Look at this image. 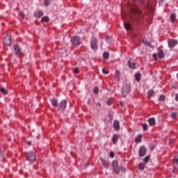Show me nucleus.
Wrapping results in <instances>:
<instances>
[{
    "instance_id": "nucleus-31",
    "label": "nucleus",
    "mask_w": 178,
    "mask_h": 178,
    "mask_svg": "<svg viewBox=\"0 0 178 178\" xmlns=\"http://www.w3.org/2000/svg\"><path fill=\"white\" fill-rule=\"evenodd\" d=\"M144 45H146V47H151V42H148V40H143Z\"/></svg>"
},
{
    "instance_id": "nucleus-20",
    "label": "nucleus",
    "mask_w": 178,
    "mask_h": 178,
    "mask_svg": "<svg viewBox=\"0 0 178 178\" xmlns=\"http://www.w3.org/2000/svg\"><path fill=\"white\" fill-rule=\"evenodd\" d=\"M158 58L160 59H163V58H165V53L163 52V50H160L158 51Z\"/></svg>"
},
{
    "instance_id": "nucleus-16",
    "label": "nucleus",
    "mask_w": 178,
    "mask_h": 178,
    "mask_svg": "<svg viewBox=\"0 0 178 178\" xmlns=\"http://www.w3.org/2000/svg\"><path fill=\"white\" fill-rule=\"evenodd\" d=\"M119 137L120 136L118 134H114L112 137V141H113V144H114L115 145H116V144H118V140H119Z\"/></svg>"
},
{
    "instance_id": "nucleus-39",
    "label": "nucleus",
    "mask_w": 178,
    "mask_h": 178,
    "mask_svg": "<svg viewBox=\"0 0 178 178\" xmlns=\"http://www.w3.org/2000/svg\"><path fill=\"white\" fill-rule=\"evenodd\" d=\"M175 141H176V139L170 138L169 140V144H173V143H175Z\"/></svg>"
},
{
    "instance_id": "nucleus-8",
    "label": "nucleus",
    "mask_w": 178,
    "mask_h": 178,
    "mask_svg": "<svg viewBox=\"0 0 178 178\" xmlns=\"http://www.w3.org/2000/svg\"><path fill=\"white\" fill-rule=\"evenodd\" d=\"M71 42L73 45H80L81 44V40L79 36H74L71 38Z\"/></svg>"
},
{
    "instance_id": "nucleus-38",
    "label": "nucleus",
    "mask_w": 178,
    "mask_h": 178,
    "mask_svg": "<svg viewBox=\"0 0 178 178\" xmlns=\"http://www.w3.org/2000/svg\"><path fill=\"white\" fill-rule=\"evenodd\" d=\"M149 156H147L146 157L144 158V162H145L147 163V162H148V161H149Z\"/></svg>"
},
{
    "instance_id": "nucleus-24",
    "label": "nucleus",
    "mask_w": 178,
    "mask_h": 178,
    "mask_svg": "<svg viewBox=\"0 0 178 178\" xmlns=\"http://www.w3.org/2000/svg\"><path fill=\"white\" fill-rule=\"evenodd\" d=\"M124 26L126 30H131V25L129 22H124Z\"/></svg>"
},
{
    "instance_id": "nucleus-26",
    "label": "nucleus",
    "mask_w": 178,
    "mask_h": 178,
    "mask_svg": "<svg viewBox=\"0 0 178 178\" xmlns=\"http://www.w3.org/2000/svg\"><path fill=\"white\" fill-rule=\"evenodd\" d=\"M41 22H45V23H48V22H49V17L48 16H44L41 19Z\"/></svg>"
},
{
    "instance_id": "nucleus-10",
    "label": "nucleus",
    "mask_w": 178,
    "mask_h": 178,
    "mask_svg": "<svg viewBox=\"0 0 178 178\" xmlns=\"http://www.w3.org/2000/svg\"><path fill=\"white\" fill-rule=\"evenodd\" d=\"M67 105V102L66 100H62L59 104L58 111L63 112L66 109V106Z\"/></svg>"
},
{
    "instance_id": "nucleus-42",
    "label": "nucleus",
    "mask_w": 178,
    "mask_h": 178,
    "mask_svg": "<svg viewBox=\"0 0 178 178\" xmlns=\"http://www.w3.org/2000/svg\"><path fill=\"white\" fill-rule=\"evenodd\" d=\"M177 170H178V169H177V167H174V168H173V172H174V173H176V172H177Z\"/></svg>"
},
{
    "instance_id": "nucleus-47",
    "label": "nucleus",
    "mask_w": 178,
    "mask_h": 178,
    "mask_svg": "<svg viewBox=\"0 0 178 178\" xmlns=\"http://www.w3.org/2000/svg\"><path fill=\"white\" fill-rule=\"evenodd\" d=\"M153 58H156V54H153Z\"/></svg>"
},
{
    "instance_id": "nucleus-11",
    "label": "nucleus",
    "mask_w": 178,
    "mask_h": 178,
    "mask_svg": "<svg viewBox=\"0 0 178 178\" xmlns=\"http://www.w3.org/2000/svg\"><path fill=\"white\" fill-rule=\"evenodd\" d=\"M136 65H137V63H136V61H134L133 58H130L129 60L128 66L130 69H136Z\"/></svg>"
},
{
    "instance_id": "nucleus-6",
    "label": "nucleus",
    "mask_w": 178,
    "mask_h": 178,
    "mask_svg": "<svg viewBox=\"0 0 178 178\" xmlns=\"http://www.w3.org/2000/svg\"><path fill=\"white\" fill-rule=\"evenodd\" d=\"M138 155L140 158H143L147 155V147H145V146H140L139 147Z\"/></svg>"
},
{
    "instance_id": "nucleus-46",
    "label": "nucleus",
    "mask_w": 178,
    "mask_h": 178,
    "mask_svg": "<svg viewBox=\"0 0 178 178\" xmlns=\"http://www.w3.org/2000/svg\"><path fill=\"white\" fill-rule=\"evenodd\" d=\"M26 144H27L28 145H31V142L28 141V142L26 143Z\"/></svg>"
},
{
    "instance_id": "nucleus-9",
    "label": "nucleus",
    "mask_w": 178,
    "mask_h": 178,
    "mask_svg": "<svg viewBox=\"0 0 178 178\" xmlns=\"http://www.w3.org/2000/svg\"><path fill=\"white\" fill-rule=\"evenodd\" d=\"M168 44L170 48H175L177 45L178 41L175 39H168Z\"/></svg>"
},
{
    "instance_id": "nucleus-17",
    "label": "nucleus",
    "mask_w": 178,
    "mask_h": 178,
    "mask_svg": "<svg viewBox=\"0 0 178 178\" xmlns=\"http://www.w3.org/2000/svg\"><path fill=\"white\" fill-rule=\"evenodd\" d=\"M147 122L149 126H152V127L155 126V124H156V120H155L154 118H149Z\"/></svg>"
},
{
    "instance_id": "nucleus-23",
    "label": "nucleus",
    "mask_w": 178,
    "mask_h": 178,
    "mask_svg": "<svg viewBox=\"0 0 178 178\" xmlns=\"http://www.w3.org/2000/svg\"><path fill=\"white\" fill-rule=\"evenodd\" d=\"M138 168L139 170H144V169H145V164L143 163H140L138 165Z\"/></svg>"
},
{
    "instance_id": "nucleus-36",
    "label": "nucleus",
    "mask_w": 178,
    "mask_h": 178,
    "mask_svg": "<svg viewBox=\"0 0 178 178\" xmlns=\"http://www.w3.org/2000/svg\"><path fill=\"white\" fill-rule=\"evenodd\" d=\"M177 116V113H172L171 114V118H172V119H175Z\"/></svg>"
},
{
    "instance_id": "nucleus-14",
    "label": "nucleus",
    "mask_w": 178,
    "mask_h": 178,
    "mask_svg": "<svg viewBox=\"0 0 178 178\" xmlns=\"http://www.w3.org/2000/svg\"><path fill=\"white\" fill-rule=\"evenodd\" d=\"M113 127H114V130H120V124L118 120H114V122H113Z\"/></svg>"
},
{
    "instance_id": "nucleus-13",
    "label": "nucleus",
    "mask_w": 178,
    "mask_h": 178,
    "mask_svg": "<svg viewBox=\"0 0 178 178\" xmlns=\"http://www.w3.org/2000/svg\"><path fill=\"white\" fill-rule=\"evenodd\" d=\"M34 16L35 17H38V19H40V17L44 16V12H42V10H38L35 12Z\"/></svg>"
},
{
    "instance_id": "nucleus-34",
    "label": "nucleus",
    "mask_w": 178,
    "mask_h": 178,
    "mask_svg": "<svg viewBox=\"0 0 178 178\" xmlns=\"http://www.w3.org/2000/svg\"><path fill=\"white\" fill-rule=\"evenodd\" d=\"M159 101H161V102L165 101V95H161L159 96Z\"/></svg>"
},
{
    "instance_id": "nucleus-4",
    "label": "nucleus",
    "mask_w": 178,
    "mask_h": 178,
    "mask_svg": "<svg viewBox=\"0 0 178 178\" xmlns=\"http://www.w3.org/2000/svg\"><path fill=\"white\" fill-rule=\"evenodd\" d=\"M112 170L115 175H119V172H120V168H119V163H118V161H113L112 162Z\"/></svg>"
},
{
    "instance_id": "nucleus-37",
    "label": "nucleus",
    "mask_w": 178,
    "mask_h": 178,
    "mask_svg": "<svg viewBox=\"0 0 178 178\" xmlns=\"http://www.w3.org/2000/svg\"><path fill=\"white\" fill-rule=\"evenodd\" d=\"M110 158H115V153L113 152H111L109 153Z\"/></svg>"
},
{
    "instance_id": "nucleus-44",
    "label": "nucleus",
    "mask_w": 178,
    "mask_h": 178,
    "mask_svg": "<svg viewBox=\"0 0 178 178\" xmlns=\"http://www.w3.org/2000/svg\"><path fill=\"white\" fill-rule=\"evenodd\" d=\"M88 105H91V99H88Z\"/></svg>"
},
{
    "instance_id": "nucleus-15",
    "label": "nucleus",
    "mask_w": 178,
    "mask_h": 178,
    "mask_svg": "<svg viewBox=\"0 0 178 178\" xmlns=\"http://www.w3.org/2000/svg\"><path fill=\"white\" fill-rule=\"evenodd\" d=\"M100 161H101L103 166L104 168H106V169H108L109 168V163L108 162V161H106L102 158H100Z\"/></svg>"
},
{
    "instance_id": "nucleus-19",
    "label": "nucleus",
    "mask_w": 178,
    "mask_h": 178,
    "mask_svg": "<svg viewBox=\"0 0 178 178\" xmlns=\"http://www.w3.org/2000/svg\"><path fill=\"white\" fill-rule=\"evenodd\" d=\"M142 140H143V135L139 134L136 137L135 143H136V144H140V143H141Z\"/></svg>"
},
{
    "instance_id": "nucleus-45",
    "label": "nucleus",
    "mask_w": 178,
    "mask_h": 178,
    "mask_svg": "<svg viewBox=\"0 0 178 178\" xmlns=\"http://www.w3.org/2000/svg\"><path fill=\"white\" fill-rule=\"evenodd\" d=\"M175 100L178 101V94H177L176 96H175Z\"/></svg>"
},
{
    "instance_id": "nucleus-7",
    "label": "nucleus",
    "mask_w": 178,
    "mask_h": 178,
    "mask_svg": "<svg viewBox=\"0 0 178 178\" xmlns=\"http://www.w3.org/2000/svg\"><path fill=\"white\" fill-rule=\"evenodd\" d=\"M3 44L10 47V45H12V36L6 35L3 40Z\"/></svg>"
},
{
    "instance_id": "nucleus-18",
    "label": "nucleus",
    "mask_w": 178,
    "mask_h": 178,
    "mask_svg": "<svg viewBox=\"0 0 178 178\" xmlns=\"http://www.w3.org/2000/svg\"><path fill=\"white\" fill-rule=\"evenodd\" d=\"M51 105L52 106H54V108L59 106V104L58 103V99H56L55 97L52 98L51 99Z\"/></svg>"
},
{
    "instance_id": "nucleus-35",
    "label": "nucleus",
    "mask_w": 178,
    "mask_h": 178,
    "mask_svg": "<svg viewBox=\"0 0 178 178\" xmlns=\"http://www.w3.org/2000/svg\"><path fill=\"white\" fill-rule=\"evenodd\" d=\"M102 72L104 74H109V71L106 70L105 68L102 69Z\"/></svg>"
},
{
    "instance_id": "nucleus-27",
    "label": "nucleus",
    "mask_w": 178,
    "mask_h": 178,
    "mask_svg": "<svg viewBox=\"0 0 178 178\" xmlns=\"http://www.w3.org/2000/svg\"><path fill=\"white\" fill-rule=\"evenodd\" d=\"M115 77L117 80H120V72L119 70L115 71Z\"/></svg>"
},
{
    "instance_id": "nucleus-3",
    "label": "nucleus",
    "mask_w": 178,
    "mask_h": 178,
    "mask_svg": "<svg viewBox=\"0 0 178 178\" xmlns=\"http://www.w3.org/2000/svg\"><path fill=\"white\" fill-rule=\"evenodd\" d=\"M90 48L93 51H97L98 49V40L97 38L92 36L90 39Z\"/></svg>"
},
{
    "instance_id": "nucleus-1",
    "label": "nucleus",
    "mask_w": 178,
    "mask_h": 178,
    "mask_svg": "<svg viewBox=\"0 0 178 178\" xmlns=\"http://www.w3.org/2000/svg\"><path fill=\"white\" fill-rule=\"evenodd\" d=\"M131 12L134 13V15L131 17L133 22H136V23L140 22V19H142L141 10L138 8L136 7L131 10Z\"/></svg>"
},
{
    "instance_id": "nucleus-22",
    "label": "nucleus",
    "mask_w": 178,
    "mask_h": 178,
    "mask_svg": "<svg viewBox=\"0 0 178 178\" xmlns=\"http://www.w3.org/2000/svg\"><path fill=\"white\" fill-rule=\"evenodd\" d=\"M171 23H175L176 22V14L172 13L170 17Z\"/></svg>"
},
{
    "instance_id": "nucleus-28",
    "label": "nucleus",
    "mask_w": 178,
    "mask_h": 178,
    "mask_svg": "<svg viewBox=\"0 0 178 178\" xmlns=\"http://www.w3.org/2000/svg\"><path fill=\"white\" fill-rule=\"evenodd\" d=\"M143 131H147L148 130V124L147 123H144L142 125Z\"/></svg>"
},
{
    "instance_id": "nucleus-12",
    "label": "nucleus",
    "mask_w": 178,
    "mask_h": 178,
    "mask_svg": "<svg viewBox=\"0 0 178 178\" xmlns=\"http://www.w3.org/2000/svg\"><path fill=\"white\" fill-rule=\"evenodd\" d=\"M14 51L15 52V55L19 56L22 54V49L18 44H14Z\"/></svg>"
},
{
    "instance_id": "nucleus-43",
    "label": "nucleus",
    "mask_w": 178,
    "mask_h": 178,
    "mask_svg": "<svg viewBox=\"0 0 178 178\" xmlns=\"http://www.w3.org/2000/svg\"><path fill=\"white\" fill-rule=\"evenodd\" d=\"M107 105L111 106L112 105V102L111 101H107Z\"/></svg>"
},
{
    "instance_id": "nucleus-33",
    "label": "nucleus",
    "mask_w": 178,
    "mask_h": 178,
    "mask_svg": "<svg viewBox=\"0 0 178 178\" xmlns=\"http://www.w3.org/2000/svg\"><path fill=\"white\" fill-rule=\"evenodd\" d=\"M73 72H74V73L77 74L80 73V70H79V67H76L74 69Z\"/></svg>"
},
{
    "instance_id": "nucleus-30",
    "label": "nucleus",
    "mask_w": 178,
    "mask_h": 178,
    "mask_svg": "<svg viewBox=\"0 0 178 178\" xmlns=\"http://www.w3.org/2000/svg\"><path fill=\"white\" fill-rule=\"evenodd\" d=\"M0 91L1 92H2L3 94H4V95H8V90H6V89L3 88H0Z\"/></svg>"
},
{
    "instance_id": "nucleus-41",
    "label": "nucleus",
    "mask_w": 178,
    "mask_h": 178,
    "mask_svg": "<svg viewBox=\"0 0 178 178\" xmlns=\"http://www.w3.org/2000/svg\"><path fill=\"white\" fill-rule=\"evenodd\" d=\"M173 161H174L175 162H176L177 165H178V157H177V156L175 157L174 159H173Z\"/></svg>"
},
{
    "instance_id": "nucleus-40",
    "label": "nucleus",
    "mask_w": 178,
    "mask_h": 178,
    "mask_svg": "<svg viewBox=\"0 0 178 178\" xmlns=\"http://www.w3.org/2000/svg\"><path fill=\"white\" fill-rule=\"evenodd\" d=\"M94 94H98V87H95L93 90Z\"/></svg>"
},
{
    "instance_id": "nucleus-2",
    "label": "nucleus",
    "mask_w": 178,
    "mask_h": 178,
    "mask_svg": "<svg viewBox=\"0 0 178 178\" xmlns=\"http://www.w3.org/2000/svg\"><path fill=\"white\" fill-rule=\"evenodd\" d=\"M131 88V86L129 83H126L124 85L121 89V94L124 98H126L130 94V90Z\"/></svg>"
},
{
    "instance_id": "nucleus-29",
    "label": "nucleus",
    "mask_w": 178,
    "mask_h": 178,
    "mask_svg": "<svg viewBox=\"0 0 178 178\" xmlns=\"http://www.w3.org/2000/svg\"><path fill=\"white\" fill-rule=\"evenodd\" d=\"M103 58L104 59H109V53H108L107 51H105L104 54H103Z\"/></svg>"
},
{
    "instance_id": "nucleus-48",
    "label": "nucleus",
    "mask_w": 178,
    "mask_h": 178,
    "mask_svg": "<svg viewBox=\"0 0 178 178\" xmlns=\"http://www.w3.org/2000/svg\"><path fill=\"white\" fill-rule=\"evenodd\" d=\"M2 156V152L0 150V157Z\"/></svg>"
},
{
    "instance_id": "nucleus-49",
    "label": "nucleus",
    "mask_w": 178,
    "mask_h": 178,
    "mask_svg": "<svg viewBox=\"0 0 178 178\" xmlns=\"http://www.w3.org/2000/svg\"><path fill=\"white\" fill-rule=\"evenodd\" d=\"M165 0H160V2H163Z\"/></svg>"
},
{
    "instance_id": "nucleus-5",
    "label": "nucleus",
    "mask_w": 178,
    "mask_h": 178,
    "mask_svg": "<svg viewBox=\"0 0 178 178\" xmlns=\"http://www.w3.org/2000/svg\"><path fill=\"white\" fill-rule=\"evenodd\" d=\"M26 159L29 162H34L37 159V156L33 152H29L26 154Z\"/></svg>"
},
{
    "instance_id": "nucleus-25",
    "label": "nucleus",
    "mask_w": 178,
    "mask_h": 178,
    "mask_svg": "<svg viewBox=\"0 0 178 178\" xmlns=\"http://www.w3.org/2000/svg\"><path fill=\"white\" fill-rule=\"evenodd\" d=\"M154 94H155V91H154V90H149L147 92L148 98H152Z\"/></svg>"
},
{
    "instance_id": "nucleus-21",
    "label": "nucleus",
    "mask_w": 178,
    "mask_h": 178,
    "mask_svg": "<svg viewBox=\"0 0 178 178\" xmlns=\"http://www.w3.org/2000/svg\"><path fill=\"white\" fill-rule=\"evenodd\" d=\"M141 76L142 75L140 72L135 74V79H136V81H138V83L140 81Z\"/></svg>"
},
{
    "instance_id": "nucleus-32",
    "label": "nucleus",
    "mask_w": 178,
    "mask_h": 178,
    "mask_svg": "<svg viewBox=\"0 0 178 178\" xmlns=\"http://www.w3.org/2000/svg\"><path fill=\"white\" fill-rule=\"evenodd\" d=\"M51 2H52V0H45L44 1V6H48L51 4Z\"/></svg>"
}]
</instances>
